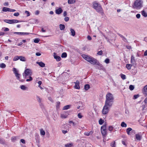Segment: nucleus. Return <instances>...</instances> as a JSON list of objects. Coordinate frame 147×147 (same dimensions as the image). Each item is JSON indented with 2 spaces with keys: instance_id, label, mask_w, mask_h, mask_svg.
Wrapping results in <instances>:
<instances>
[{
  "instance_id": "f257e3e1",
  "label": "nucleus",
  "mask_w": 147,
  "mask_h": 147,
  "mask_svg": "<svg viewBox=\"0 0 147 147\" xmlns=\"http://www.w3.org/2000/svg\"><path fill=\"white\" fill-rule=\"evenodd\" d=\"M114 98L111 93H108L106 96V100L105 104L111 107L114 102Z\"/></svg>"
},
{
  "instance_id": "f03ea898",
  "label": "nucleus",
  "mask_w": 147,
  "mask_h": 147,
  "mask_svg": "<svg viewBox=\"0 0 147 147\" xmlns=\"http://www.w3.org/2000/svg\"><path fill=\"white\" fill-rule=\"evenodd\" d=\"M82 57L86 60L90 62L91 64L93 65L96 64V65H100V64L97 60L94 58L89 55H83Z\"/></svg>"
},
{
  "instance_id": "7ed1b4c3",
  "label": "nucleus",
  "mask_w": 147,
  "mask_h": 147,
  "mask_svg": "<svg viewBox=\"0 0 147 147\" xmlns=\"http://www.w3.org/2000/svg\"><path fill=\"white\" fill-rule=\"evenodd\" d=\"M93 8L98 13L103 16L104 14L103 10L100 4L96 1L93 3Z\"/></svg>"
},
{
  "instance_id": "20e7f679",
  "label": "nucleus",
  "mask_w": 147,
  "mask_h": 147,
  "mask_svg": "<svg viewBox=\"0 0 147 147\" xmlns=\"http://www.w3.org/2000/svg\"><path fill=\"white\" fill-rule=\"evenodd\" d=\"M142 1L141 0H136L134 3V7L137 9H140L142 7Z\"/></svg>"
},
{
  "instance_id": "39448f33",
  "label": "nucleus",
  "mask_w": 147,
  "mask_h": 147,
  "mask_svg": "<svg viewBox=\"0 0 147 147\" xmlns=\"http://www.w3.org/2000/svg\"><path fill=\"white\" fill-rule=\"evenodd\" d=\"M111 107H109L108 105L105 104L102 111V114L103 115L107 114L109 112L110 108Z\"/></svg>"
},
{
  "instance_id": "423d86ee",
  "label": "nucleus",
  "mask_w": 147,
  "mask_h": 147,
  "mask_svg": "<svg viewBox=\"0 0 147 147\" xmlns=\"http://www.w3.org/2000/svg\"><path fill=\"white\" fill-rule=\"evenodd\" d=\"M101 132L103 136V138H104L107 135L106 125H104L101 127Z\"/></svg>"
},
{
  "instance_id": "0eeeda50",
  "label": "nucleus",
  "mask_w": 147,
  "mask_h": 147,
  "mask_svg": "<svg viewBox=\"0 0 147 147\" xmlns=\"http://www.w3.org/2000/svg\"><path fill=\"white\" fill-rule=\"evenodd\" d=\"M32 74L31 70L27 68L26 69L24 72V74L23 73V76L25 78L27 77L28 76H31Z\"/></svg>"
},
{
  "instance_id": "6e6552de",
  "label": "nucleus",
  "mask_w": 147,
  "mask_h": 147,
  "mask_svg": "<svg viewBox=\"0 0 147 147\" xmlns=\"http://www.w3.org/2000/svg\"><path fill=\"white\" fill-rule=\"evenodd\" d=\"M13 71L16 76V77L17 79L18 80H19L20 79V74L18 73V71L15 68H13Z\"/></svg>"
},
{
  "instance_id": "1a4fd4ad",
  "label": "nucleus",
  "mask_w": 147,
  "mask_h": 147,
  "mask_svg": "<svg viewBox=\"0 0 147 147\" xmlns=\"http://www.w3.org/2000/svg\"><path fill=\"white\" fill-rule=\"evenodd\" d=\"M142 138L141 133H138L135 135V139L136 140L140 141Z\"/></svg>"
},
{
  "instance_id": "9d476101",
  "label": "nucleus",
  "mask_w": 147,
  "mask_h": 147,
  "mask_svg": "<svg viewBox=\"0 0 147 147\" xmlns=\"http://www.w3.org/2000/svg\"><path fill=\"white\" fill-rule=\"evenodd\" d=\"M13 33L15 34H17L20 35H28L29 34H32V33L28 32H14Z\"/></svg>"
},
{
  "instance_id": "9b49d317",
  "label": "nucleus",
  "mask_w": 147,
  "mask_h": 147,
  "mask_svg": "<svg viewBox=\"0 0 147 147\" xmlns=\"http://www.w3.org/2000/svg\"><path fill=\"white\" fill-rule=\"evenodd\" d=\"M75 84V86H74V88L75 89H80V86H79L80 82L79 81L77 80L76 82H74Z\"/></svg>"
},
{
  "instance_id": "f8f14e48",
  "label": "nucleus",
  "mask_w": 147,
  "mask_h": 147,
  "mask_svg": "<svg viewBox=\"0 0 147 147\" xmlns=\"http://www.w3.org/2000/svg\"><path fill=\"white\" fill-rule=\"evenodd\" d=\"M63 12V10L61 7H59L55 10V13L57 14H60Z\"/></svg>"
},
{
  "instance_id": "ddd939ff",
  "label": "nucleus",
  "mask_w": 147,
  "mask_h": 147,
  "mask_svg": "<svg viewBox=\"0 0 147 147\" xmlns=\"http://www.w3.org/2000/svg\"><path fill=\"white\" fill-rule=\"evenodd\" d=\"M69 123L70 124L72 123L73 126L74 127H76L78 124V121H69Z\"/></svg>"
},
{
  "instance_id": "4468645a",
  "label": "nucleus",
  "mask_w": 147,
  "mask_h": 147,
  "mask_svg": "<svg viewBox=\"0 0 147 147\" xmlns=\"http://www.w3.org/2000/svg\"><path fill=\"white\" fill-rule=\"evenodd\" d=\"M54 57L57 61H60L61 59V58L60 56H57L56 54L55 53H54Z\"/></svg>"
},
{
  "instance_id": "2eb2a0df",
  "label": "nucleus",
  "mask_w": 147,
  "mask_h": 147,
  "mask_svg": "<svg viewBox=\"0 0 147 147\" xmlns=\"http://www.w3.org/2000/svg\"><path fill=\"white\" fill-rule=\"evenodd\" d=\"M36 63L37 64H38L41 67H43L45 66V64L42 61H40V62H37Z\"/></svg>"
},
{
  "instance_id": "dca6fc26",
  "label": "nucleus",
  "mask_w": 147,
  "mask_h": 147,
  "mask_svg": "<svg viewBox=\"0 0 147 147\" xmlns=\"http://www.w3.org/2000/svg\"><path fill=\"white\" fill-rule=\"evenodd\" d=\"M142 91L144 94L147 95V85L144 86Z\"/></svg>"
},
{
  "instance_id": "f3484780",
  "label": "nucleus",
  "mask_w": 147,
  "mask_h": 147,
  "mask_svg": "<svg viewBox=\"0 0 147 147\" xmlns=\"http://www.w3.org/2000/svg\"><path fill=\"white\" fill-rule=\"evenodd\" d=\"M93 133V132L92 131L85 132L84 133V135L86 136H89L92 135Z\"/></svg>"
},
{
  "instance_id": "a211bd4d",
  "label": "nucleus",
  "mask_w": 147,
  "mask_h": 147,
  "mask_svg": "<svg viewBox=\"0 0 147 147\" xmlns=\"http://www.w3.org/2000/svg\"><path fill=\"white\" fill-rule=\"evenodd\" d=\"M135 60L134 57L133 55H131V62L133 64H134L135 63Z\"/></svg>"
},
{
  "instance_id": "6ab92c4d",
  "label": "nucleus",
  "mask_w": 147,
  "mask_h": 147,
  "mask_svg": "<svg viewBox=\"0 0 147 147\" xmlns=\"http://www.w3.org/2000/svg\"><path fill=\"white\" fill-rule=\"evenodd\" d=\"M10 9L6 7H3L2 9V11L4 12L10 11Z\"/></svg>"
},
{
  "instance_id": "aec40b11",
  "label": "nucleus",
  "mask_w": 147,
  "mask_h": 147,
  "mask_svg": "<svg viewBox=\"0 0 147 147\" xmlns=\"http://www.w3.org/2000/svg\"><path fill=\"white\" fill-rule=\"evenodd\" d=\"M73 146V143H67L65 145V147H72Z\"/></svg>"
},
{
  "instance_id": "412c9836",
  "label": "nucleus",
  "mask_w": 147,
  "mask_h": 147,
  "mask_svg": "<svg viewBox=\"0 0 147 147\" xmlns=\"http://www.w3.org/2000/svg\"><path fill=\"white\" fill-rule=\"evenodd\" d=\"M118 35L120 36L122 38V39L125 42L127 41V39L126 38L123 36L121 34H118Z\"/></svg>"
},
{
  "instance_id": "4be33fe9",
  "label": "nucleus",
  "mask_w": 147,
  "mask_h": 147,
  "mask_svg": "<svg viewBox=\"0 0 147 147\" xmlns=\"http://www.w3.org/2000/svg\"><path fill=\"white\" fill-rule=\"evenodd\" d=\"M36 99L38 101L39 103V104L41 105H42V103H41V99L40 98L39 96H36Z\"/></svg>"
},
{
  "instance_id": "5701e85b",
  "label": "nucleus",
  "mask_w": 147,
  "mask_h": 147,
  "mask_svg": "<svg viewBox=\"0 0 147 147\" xmlns=\"http://www.w3.org/2000/svg\"><path fill=\"white\" fill-rule=\"evenodd\" d=\"M142 15L145 17H147V13L144 10H142L141 11Z\"/></svg>"
},
{
  "instance_id": "b1692460",
  "label": "nucleus",
  "mask_w": 147,
  "mask_h": 147,
  "mask_svg": "<svg viewBox=\"0 0 147 147\" xmlns=\"http://www.w3.org/2000/svg\"><path fill=\"white\" fill-rule=\"evenodd\" d=\"M5 141L3 138H0V144H5Z\"/></svg>"
},
{
  "instance_id": "393cba45",
  "label": "nucleus",
  "mask_w": 147,
  "mask_h": 147,
  "mask_svg": "<svg viewBox=\"0 0 147 147\" xmlns=\"http://www.w3.org/2000/svg\"><path fill=\"white\" fill-rule=\"evenodd\" d=\"M81 105H82V103L81 102H79L77 107V109H80L81 110L83 109V107L81 106Z\"/></svg>"
},
{
  "instance_id": "a878e982",
  "label": "nucleus",
  "mask_w": 147,
  "mask_h": 147,
  "mask_svg": "<svg viewBox=\"0 0 147 147\" xmlns=\"http://www.w3.org/2000/svg\"><path fill=\"white\" fill-rule=\"evenodd\" d=\"M19 59L21 61H26V59L25 57L23 56H19Z\"/></svg>"
},
{
  "instance_id": "bb28decb",
  "label": "nucleus",
  "mask_w": 147,
  "mask_h": 147,
  "mask_svg": "<svg viewBox=\"0 0 147 147\" xmlns=\"http://www.w3.org/2000/svg\"><path fill=\"white\" fill-rule=\"evenodd\" d=\"M59 28L61 30H63L65 28V26L63 24H60L59 25Z\"/></svg>"
},
{
  "instance_id": "cd10ccee",
  "label": "nucleus",
  "mask_w": 147,
  "mask_h": 147,
  "mask_svg": "<svg viewBox=\"0 0 147 147\" xmlns=\"http://www.w3.org/2000/svg\"><path fill=\"white\" fill-rule=\"evenodd\" d=\"M132 66V65L130 64H126V67L128 69H130L131 68V67Z\"/></svg>"
},
{
  "instance_id": "c85d7f7f",
  "label": "nucleus",
  "mask_w": 147,
  "mask_h": 147,
  "mask_svg": "<svg viewBox=\"0 0 147 147\" xmlns=\"http://www.w3.org/2000/svg\"><path fill=\"white\" fill-rule=\"evenodd\" d=\"M70 31L71 33V35L73 36H74L75 35V32L74 30V29L71 28L70 29Z\"/></svg>"
},
{
  "instance_id": "c756f323",
  "label": "nucleus",
  "mask_w": 147,
  "mask_h": 147,
  "mask_svg": "<svg viewBox=\"0 0 147 147\" xmlns=\"http://www.w3.org/2000/svg\"><path fill=\"white\" fill-rule=\"evenodd\" d=\"M70 105H68L64 106L63 108V110H67L69 109L70 108Z\"/></svg>"
},
{
  "instance_id": "7c9ffc66",
  "label": "nucleus",
  "mask_w": 147,
  "mask_h": 147,
  "mask_svg": "<svg viewBox=\"0 0 147 147\" xmlns=\"http://www.w3.org/2000/svg\"><path fill=\"white\" fill-rule=\"evenodd\" d=\"M11 24H13L15 23H17L19 22V21L17 20H11Z\"/></svg>"
},
{
  "instance_id": "2f4dec72",
  "label": "nucleus",
  "mask_w": 147,
  "mask_h": 147,
  "mask_svg": "<svg viewBox=\"0 0 147 147\" xmlns=\"http://www.w3.org/2000/svg\"><path fill=\"white\" fill-rule=\"evenodd\" d=\"M132 130V129L130 127L127 128L126 129V132L127 134L129 135H130V132Z\"/></svg>"
},
{
  "instance_id": "473e14b6",
  "label": "nucleus",
  "mask_w": 147,
  "mask_h": 147,
  "mask_svg": "<svg viewBox=\"0 0 147 147\" xmlns=\"http://www.w3.org/2000/svg\"><path fill=\"white\" fill-rule=\"evenodd\" d=\"M40 131V134L41 135L44 136L45 135V132L42 129H41Z\"/></svg>"
},
{
  "instance_id": "72a5a7b5",
  "label": "nucleus",
  "mask_w": 147,
  "mask_h": 147,
  "mask_svg": "<svg viewBox=\"0 0 147 147\" xmlns=\"http://www.w3.org/2000/svg\"><path fill=\"white\" fill-rule=\"evenodd\" d=\"M76 2V1L74 0H68V3L69 4L74 3Z\"/></svg>"
},
{
  "instance_id": "f704fd0d",
  "label": "nucleus",
  "mask_w": 147,
  "mask_h": 147,
  "mask_svg": "<svg viewBox=\"0 0 147 147\" xmlns=\"http://www.w3.org/2000/svg\"><path fill=\"white\" fill-rule=\"evenodd\" d=\"M18 138L17 136H13L11 138V140L12 141L15 142V141L17 140V139Z\"/></svg>"
},
{
  "instance_id": "c9c22d12",
  "label": "nucleus",
  "mask_w": 147,
  "mask_h": 147,
  "mask_svg": "<svg viewBox=\"0 0 147 147\" xmlns=\"http://www.w3.org/2000/svg\"><path fill=\"white\" fill-rule=\"evenodd\" d=\"M90 88V86L88 84H86L84 86V89L86 90H88Z\"/></svg>"
},
{
  "instance_id": "e433bc0d",
  "label": "nucleus",
  "mask_w": 147,
  "mask_h": 147,
  "mask_svg": "<svg viewBox=\"0 0 147 147\" xmlns=\"http://www.w3.org/2000/svg\"><path fill=\"white\" fill-rule=\"evenodd\" d=\"M67 115L64 113L62 114L61 115V117L62 118H66L67 117Z\"/></svg>"
},
{
  "instance_id": "4c0bfd02",
  "label": "nucleus",
  "mask_w": 147,
  "mask_h": 147,
  "mask_svg": "<svg viewBox=\"0 0 147 147\" xmlns=\"http://www.w3.org/2000/svg\"><path fill=\"white\" fill-rule=\"evenodd\" d=\"M4 21L8 24H11V20H3Z\"/></svg>"
},
{
  "instance_id": "58836bf2",
  "label": "nucleus",
  "mask_w": 147,
  "mask_h": 147,
  "mask_svg": "<svg viewBox=\"0 0 147 147\" xmlns=\"http://www.w3.org/2000/svg\"><path fill=\"white\" fill-rule=\"evenodd\" d=\"M62 58H65L67 57V54L66 53L64 52L62 53L61 55Z\"/></svg>"
},
{
  "instance_id": "ea45409f",
  "label": "nucleus",
  "mask_w": 147,
  "mask_h": 147,
  "mask_svg": "<svg viewBox=\"0 0 147 147\" xmlns=\"http://www.w3.org/2000/svg\"><path fill=\"white\" fill-rule=\"evenodd\" d=\"M20 57L19 56H16L14 57L13 58V61H16L18 60L19 59Z\"/></svg>"
},
{
  "instance_id": "a19ab883",
  "label": "nucleus",
  "mask_w": 147,
  "mask_h": 147,
  "mask_svg": "<svg viewBox=\"0 0 147 147\" xmlns=\"http://www.w3.org/2000/svg\"><path fill=\"white\" fill-rule=\"evenodd\" d=\"M121 126L122 127H127V124L124 122H123L121 124Z\"/></svg>"
},
{
  "instance_id": "79ce46f5",
  "label": "nucleus",
  "mask_w": 147,
  "mask_h": 147,
  "mask_svg": "<svg viewBox=\"0 0 147 147\" xmlns=\"http://www.w3.org/2000/svg\"><path fill=\"white\" fill-rule=\"evenodd\" d=\"M6 65L4 63H1L0 64V67L1 68H5L6 67Z\"/></svg>"
},
{
  "instance_id": "37998d69",
  "label": "nucleus",
  "mask_w": 147,
  "mask_h": 147,
  "mask_svg": "<svg viewBox=\"0 0 147 147\" xmlns=\"http://www.w3.org/2000/svg\"><path fill=\"white\" fill-rule=\"evenodd\" d=\"M121 78L123 80H125L126 78L125 75L122 74H121Z\"/></svg>"
},
{
  "instance_id": "c03bdc74",
  "label": "nucleus",
  "mask_w": 147,
  "mask_h": 147,
  "mask_svg": "<svg viewBox=\"0 0 147 147\" xmlns=\"http://www.w3.org/2000/svg\"><path fill=\"white\" fill-rule=\"evenodd\" d=\"M111 146L113 147H115V141H114L111 143Z\"/></svg>"
},
{
  "instance_id": "a18cd8bd",
  "label": "nucleus",
  "mask_w": 147,
  "mask_h": 147,
  "mask_svg": "<svg viewBox=\"0 0 147 147\" xmlns=\"http://www.w3.org/2000/svg\"><path fill=\"white\" fill-rule=\"evenodd\" d=\"M104 123V120L102 119H100L99 121V124L101 125Z\"/></svg>"
},
{
  "instance_id": "49530a36",
  "label": "nucleus",
  "mask_w": 147,
  "mask_h": 147,
  "mask_svg": "<svg viewBox=\"0 0 147 147\" xmlns=\"http://www.w3.org/2000/svg\"><path fill=\"white\" fill-rule=\"evenodd\" d=\"M26 87L24 85H22L20 86V88L23 90H25L26 88Z\"/></svg>"
},
{
  "instance_id": "de8ad7c7",
  "label": "nucleus",
  "mask_w": 147,
  "mask_h": 147,
  "mask_svg": "<svg viewBox=\"0 0 147 147\" xmlns=\"http://www.w3.org/2000/svg\"><path fill=\"white\" fill-rule=\"evenodd\" d=\"M40 40V39L38 38H35L34 40V42L35 43H38Z\"/></svg>"
},
{
  "instance_id": "09e8293b",
  "label": "nucleus",
  "mask_w": 147,
  "mask_h": 147,
  "mask_svg": "<svg viewBox=\"0 0 147 147\" xmlns=\"http://www.w3.org/2000/svg\"><path fill=\"white\" fill-rule=\"evenodd\" d=\"M134 86H133L132 85H130L129 86V89L131 90H133L134 89Z\"/></svg>"
},
{
  "instance_id": "8fccbe9b",
  "label": "nucleus",
  "mask_w": 147,
  "mask_h": 147,
  "mask_svg": "<svg viewBox=\"0 0 147 147\" xmlns=\"http://www.w3.org/2000/svg\"><path fill=\"white\" fill-rule=\"evenodd\" d=\"M105 62L107 63V64H108L109 63V62H110V59H108V58H107L106 59L105 61Z\"/></svg>"
},
{
  "instance_id": "3c124183",
  "label": "nucleus",
  "mask_w": 147,
  "mask_h": 147,
  "mask_svg": "<svg viewBox=\"0 0 147 147\" xmlns=\"http://www.w3.org/2000/svg\"><path fill=\"white\" fill-rule=\"evenodd\" d=\"M32 80V78L31 76L29 77V79H28L26 80L27 82H30Z\"/></svg>"
},
{
  "instance_id": "603ef678",
  "label": "nucleus",
  "mask_w": 147,
  "mask_h": 147,
  "mask_svg": "<svg viewBox=\"0 0 147 147\" xmlns=\"http://www.w3.org/2000/svg\"><path fill=\"white\" fill-rule=\"evenodd\" d=\"M113 127L111 126H109V130L110 131H111L113 130Z\"/></svg>"
},
{
  "instance_id": "864d4df0",
  "label": "nucleus",
  "mask_w": 147,
  "mask_h": 147,
  "mask_svg": "<svg viewBox=\"0 0 147 147\" xmlns=\"http://www.w3.org/2000/svg\"><path fill=\"white\" fill-rule=\"evenodd\" d=\"M78 116L79 119H81L83 117V116L81 113H79L78 115Z\"/></svg>"
},
{
  "instance_id": "5fc2aeb1",
  "label": "nucleus",
  "mask_w": 147,
  "mask_h": 147,
  "mask_svg": "<svg viewBox=\"0 0 147 147\" xmlns=\"http://www.w3.org/2000/svg\"><path fill=\"white\" fill-rule=\"evenodd\" d=\"M139 97V95L138 94L134 95V96L133 99H137Z\"/></svg>"
},
{
  "instance_id": "6e6d98bb",
  "label": "nucleus",
  "mask_w": 147,
  "mask_h": 147,
  "mask_svg": "<svg viewBox=\"0 0 147 147\" xmlns=\"http://www.w3.org/2000/svg\"><path fill=\"white\" fill-rule=\"evenodd\" d=\"M60 105V102H57V104L56 105V107L57 108H58L59 107V105Z\"/></svg>"
},
{
  "instance_id": "4d7b16f0",
  "label": "nucleus",
  "mask_w": 147,
  "mask_h": 147,
  "mask_svg": "<svg viewBox=\"0 0 147 147\" xmlns=\"http://www.w3.org/2000/svg\"><path fill=\"white\" fill-rule=\"evenodd\" d=\"M48 99L52 102H53V100L51 97H48Z\"/></svg>"
},
{
  "instance_id": "13d9d810",
  "label": "nucleus",
  "mask_w": 147,
  "mask_h": 147,
  "mask_svg": "<svg viewBox=\"0 0 147 147\" xmlns=\"http://www.w3.org/2000/svg\"><path fill=\"white\" fill-rule=\"evenodd\" d=\"M69 18L68 17H65L64 19V20L65 22H67L69 21Z\"/></svg>"
},
{
  "instance_id": "bf43d9fd",
  "label": "nucleus",
  "mask_w": 147,
  "mask_h": 147,
  "mask_svg": "<svg viewBox=\"0 0 147 147\" xmlns=\"http://www.w3.org/2000/svg\"><path fill=\"white\" fill-rule=\"evenodd\" d=\"M25 13L26 14L27 16V17L29 16H30V13L29 12L27 11H26L25 12Z\"/></svg>"
},
{
  "instance_id": "052dcab7",
  "label": "nucleus",
  "mask_w": 147,
  "mask_h": 147,
  "mask_svg": "<svg viewBox=\"0 0 147 147\" xmlns=\"http://www.w3.org/2000/svg\"><path fill=\"white\" fill-rule=\"evenodd\" d=\"M140 14L139 13H138L136 15V17L138 19H139L140 17Z\"/></svg>"
},
{
  "instance_id": "680f3d73",
  "label": "nucleus",
  "mask_w": 147,
  "mask_h": 147,
  "mask_svg": "<svg viewBox=\"0 0 147 147\" xmlns=\"http://www.w3.org/2000/svg\"><path fill=\"white\" fill-rule=\"evenodd\" d=\"M97 54L99 55H102V51H100L98 52Z\"/></svg>"
},
{
  "instance_id": "e2e57ef3",
  "label": "nucleus",
  "mask_w": 147,
  "mask_h": 147,
  "mask_svg": "<svg viewBox=\"0 0 147 147\" xmlns=\"http://www.w3.org/2000/svg\"><path fill=\"white\" fill-rule=\"evenodd\" d=\"M122 143L124 146H126L127 145V144L125 141L122 140L121 142Z\"/></svg>"
},
{
  "instance_id": "0e129e2a",
  "label": "nucleus",
  "mask_w": 147,
  "mask_h": 147,
  "mask_svg": "<svg viewBox=\"0 0 147 147\" xmlns=\"http://www.w3.org/2000/svg\"><path fill=\"white\" fill-rule=\"evenodd\" d=\"M19 13L18 12L14 13L13 14L14 16H19Z\"/></svg>"
},
{
  "instance_id": "69168bd1",
  "label": "nucleus",
  "mask_w": 147,
  "mask_h": 147,
  "mask_svg": "<svg viewBox=\"0 0 147 147\" xmlns=\"http://www.w3.org/2000/svg\"><path fill=\"white\" fill-rule=\"evenodd\" d=\"M38 87H40V86L42 84V82L41 81H39L38 82Z\"/></svg>"
},
{
  "instance_id": "338daca9",
  "label": "nucleus",
  "mask_w": 147,
  "mask_h": 147,
  "mask_svg": "<svg viewBox=\"0 0 147 147\" xmlns=\"http://www.w3.org/2000/svg\"><path fill=\"white\" fill-rule=\"evenodd\" d=\"M40 13L39 11L38 10H36L35 12V14L36 15H37L39 14Z\"/></svg>"
},
{
  "instance_id": "774afa93",
  "label": "nucleus",
  "mask_w": 147,
  "mask_h": 147,
  "mask_svg": "<svg viewBox=\"0 0 147 147\" xmlns=\"http://www.w3.org/2000/svg\"><path fill=\"white\" fill-rule=\"evenodd\" d=\"M87 38L89 40H91L92 39L90 35H88L87 36Z\"/></svg>"
}]
</instances>
